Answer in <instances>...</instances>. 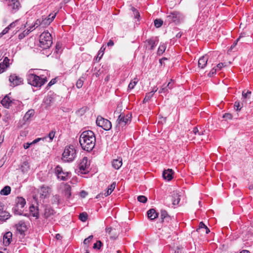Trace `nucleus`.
<instances>
[{"mask_svg":"<svg viewBox=\"0 0 253 253\" xmlns=\"http://www.w3.org/2000/svg\"><path fill=\"white\" fill-rule=\"evenodd\" d=\"M96 142L93 131L86 130L83 132L80 136L79 142L82 148L87 152L91 151L94 147Z\"/></svg>","mask_w":253,"mask_h":253,"instance_id":"obj_1","label":"nucleus"},{"mask_svg":"<svg viewBox=\"0 0 253 253\" xmlns=\"http://www.w3.org/2000/svg\"><path fill=\"white\" fill-rule=\"evenodd\" d=\"M76 155V150L74 146L70 145L65 147L62 159L65 162H71L75 160Z\"/></svg>","mask_w":253,"mask_h":253,"instance_id":"obj_2","label":"nucleus"},{"mask_svg":"<svg viewBox=\"0 0 253 253\" xmlns=\"http://www.w3.org/2000/svg\"><path fill=\"white\" fill-rule=\"evenodd\" d=\"M27 78L28 84L36 87H41L47 81L45 78H41L32 73H29Z\"/></svg>","mask_w":253,"mask_h":253,"instance_id":"obj_3","label":"nucleus"},{"mask_svg":"<svg viewBox=\"0 0 253 253\" xmlns=\"http://www.w3.org/2000/svg\"><path fill=\"white\" fill-rule=\"evenodd\" d=\"M40 46L43 49H47L52 43V38L48 32H43L40 37Z\"/></svg>","mask_w":253,"mask_h":253,"instance_id":"obj_4","label":"nucleus"},{"mask_svg":"<svg viewBox=\"0 0 253 253\" xmlns=\"http://www.w3.org/2000/svg\"><path fill=\"white\" fill-rule=\"evenodd\" d=\"M130 121V116L129 114L126 116L123 114H121L116 122V126H115L116 131L118 132L120 130L121 128H123L128 122Z\"/></svg>","mask_w":253,"mask_h":253,"instance_id":"obj_5","label":"nucleus"},{"mask_svg":"<svg viewBox=\"0 0 253 253\" xmlns=\"http://www.w3.org/2000/svg\"><path fill=\"white\" fill-rule=\"evenodd\" d=\"M167 18L169 22H174L175 24H178L183 21L184 16L180 12L174 11L169 12L167 15Z\"/></svg>","mask_w":253,"mask_h":253,"instance_id":"obj_6","label":"nucleus"},{"mask_svg":"<svg viewBox=\"0 0 253 253\" xmlns=\"http://www.w3.org/2000/svg\"><path fill=\"white\" fill-rule=\"evenodd\" d=\"M26 204L25 200L22 197H18L16 199V205L13 208L15 214L21 215L23 213V208Z\"/></svg>","mask_w":253,"mask_h":253,"instance_id":"obj_7","label":"nucleus"},{"mask_svg":"<svg viewBox=\"0 0 253 253\" xmlns=\"http://www.w3.org/2000/svg\"><path fill=\"white\" fill-rule=\"evenodd\" d=\"M96 124L105 130H109L112 127L111 123L108 120L101 116H98L96 119Z\"/></svg>","mask_w":253,"mask_h":253,"instance_id":"obj_8","label":"nucleus"},{"mask_svg":"<svg viewBox=\"0 0 253 253\" xmlns=\"http://www.w3.org/2000/svg\"><path fill=\"white\" fill-rule=\"evenodd\" d=\"M56 14H49L48 17L43 18L42 20L38 19L35 22L34 27H38L39 25L46 26L48 25L54 19Z\"/></svg>","mask_w":253,"mask_h":253,"instance_id":"obj_9","label":"nucleus"},{"mask_svg":"<svg viewBox=\"0 0 253 253\" xmlns=\"http://www.w3.org/2000/svg\"><path fill=\"white\" fill-rule=\"evenodd\" d=\"M89 162L87 157H84L79 165V172L82 174H85L89 171Z\"/></svg>","mask_w":253,"mask_h":253,"instance_id":"obj_10","label":"nucleus"},{"mask_svg":"<svg viewBox=\"0 0 253 253\" xmlns=\"http://www.w3.org/2000/svg\"><path fill=\"white\" fill-rule=\"evenodd\" d=\"M9 81L10 85L14 87L22 84L23 80L16 74H13L9 76Z\"/></svg>","mask_w":253,"mask_h":253,"instance_id":"obj_11","label":"nucleus"},{"mask_svg":"<svg viewBox=\"0 0 253 253\" xmlns=\"http://www.w3.org/2000/svg\"><path fill=\"white\" fill-rule=\"evenodd\" d=\"M55 172L58 177L61 180L65 181L68 179L69 172L63 171L62 168L60 166H57L55 169Z\"/></svg>","mask_w":253,"mask_h":253,"instance_id":"obj_12","label":"nucleus"},{"mask_svg":"<svg viewBox=\"0 0 253 253\" xmlns=\"http://www.w3.org/2000/svg\"><path fill=\"white\" fill-rule=\"evenodd\" d=\"M105 232L110 236V239L112 240L116 239L119 234V231L111 227H107L105 229Z\"/></svg>","mask_w":253,"mask_h":253,"instance_id":"obj_13","label":"nucleus"},{"mask_svg":"<svg viewBox=\"0 0 253 253\" xmlns=\"http://www.w3.org/2000/svg\"><path fill=\"white\" fill-rule=\"evenodd\" d=\"M158 42V40L157 38L153 37L145 41L146 47L150 50H153Z\"/></svg>","mask_w":253,"mask_h":253,"instance_id":"obj_14","label":"nucleus"},{"mask_svg":"<svg viewBox=\"0 0 253 253\" xmlns=\"http://www.w3.org/2000/svg\"><path fill=\"white\" fill-rule=\"evenodd\" d=\"M7 4L11 10H17L20 6V3L17 0H7Z\"/></svg>","mask_w":253,"mask_h":253,"instance_id":"obj_15","label":"nucleus"},{"mask_svg":"<svg viewBox=\"0 0 253 253\" xmlns=\"http://www.w3.org/2000/svg\"><path fill=\"white\" fill-rule=\"evenodd\" d=\"M51 192V188L48 186H43L41 189V197L45 198L49 196Z\"/></svg>","mask_w":253,"mask_h":253,"instance_id":"obj_16","label":"nucleus"},{"mask_svg":"<svg viewBox=\"0 0 253 253\" xmlns=\"http://www.w3.org/2000/svg\"><path fill=\"white\" fill-rule=\"evenodd\" d=\"M209 57L207 54L201 57L198 60V67L201 69L204 68L207 64Z\"/></svg>","mask_w":253,"mask_h":253,"instance_id":"obj_17","label":"nucleus"},{"mask_svg":"<svg viewBox=\"0 0 253 253\" xmlns=\"http://www.w3.org/2000/svg\"><path fill=\"white\" fill-rule=\"evenodd\" d=\"M9 59L5 57L3 61L0 63V74L3 73L9 66Z\"/></svg>","mask_w":253,"mask_h":253,"instance_id":"obj_18","label":"nucleus"},{"mask_svg":"<svg viewBox=\"0 0 253 253\" xmlns=\"http://www.w3.org/2000/svg\"><path fill=\"white\" fill-rule=\"evenodd\" d=\"M173 170L172 169L165 170L163 173V177L165 179L169 181L172 178Z\"/></svg>","mask_w":253,"mask_h":253,"instance_id":"obj_19","label":"nucleus"},{"mask_svg":"<svg viewBox=\"0 0 253 253\" xmlns=\"http://www.w3.org/2000/svg\"><path fill=\"white\" fill-rule=\"evenodd\" d=\"M12 233L10 232H6L3 237V242L5 246L9 245L12 239Z\"/></svg>","mask_w":253,"mask_h":253,"instance_id":"obj_20","label":"nucleus"},{"mask_svg":"<svg viewBox=\"0 0 253 253\" xmlns=\"http://www.w3.org/2000/svg\"><path fill=\"white\" fill-rule=\"evenodd\" d=\"M122 159L121 158L114 159L112 162V167L115 169H119L122 167Z\"/></svg>","mask_w":253,"mask_h":253,"instance_id":"obj_21","label":"nucleus"},{"mask_svg":"<svg viewBox=\"0 0 253 253\" xmlns=\"http://www.w3.org/2000/svg\"><path fill=\"white\" fill-rule=\"evenodd\" d=\"M1 103L3 107L8 108L12 103V100L7 95H6L1 101Z\"/></svg>","mask_w":253,"mask_h":253,"instance_id":"obj_22","label":"nucleus"},{"mask_svg":"<svg viewBox=\"0 0 253 253\" xmlns=\"http://www.w3.org/2000/svg\"><path fill=\"white\" fill-rule=\"evenodd\" d=\"M35 114V111L34 109L29 110L25 114L23 117V120L25 122H28L31 120V118L34 116Z\"/></svg>","mask_w":253,"mask_h":253,"instance_id":"obj_23","label":"nucleus"},{"mask_svg":"<svg viewBox=\"0 0 253 253\" xmlns=\"http://www.w3.org/2000/svg\"><path fill=\"white\" fill-rule=\"evenodd\" d=\"M180 195L177 192H173L172 194V204L173 205H177L179 204L180 201Z\"/></svg>","mask_w":253,"mask_h":253,"instance_id":"obj_24","label":"nucleus"},{"mask_svg":"<svg viewBox=\"0 0 253 253\" xmlns=\"http://www.w3.org/2000/svg\"><path fill=\"white\" fill-rule=\"evenodd\" d=\"M27 229V226L24 222L20 221L17 225V230L20 233H23Z\"/></svg>","mask_w":253,"mask_h":253,"instance_id":"obj_25","label":"nucleus"},{"mask_svg":"<svg viewBox=\"0 0 253 253\" xmlns=\"http://www.w3.org/2000/svg\"><path fill=\"white\" fill-rule=\"evenodd\" d=\"M147 215L149 219L153 220L158 217V213L154 209H151L148 211Z\"/></svg>","mask_w":253,"mask_h":253,"instance_id":"obj_26","label":"nucleus"},{"mask_svg":"<svg viewBox=\"0 0 253 253\" xmlns=\"http://www.w3.org/2000/svg\"><path fill=\"white\" fill-rule=\"evenodd\" d=\"M116 183L115 182H113L108 188L106 191L104 193L102 194L104 195L105 197L108 196L110 195L111 193L113 191L114 189L115 188Z\"/></svg>","mask_w":253,"mask_h":253,"instance_id":"obj_27","label":"nucleus"},{"mask_svg":"<svg viewBox=\"0 0 253 253\" xmlns=\"http://www.w3.org/2000/svg\"><path fill=\"white\" fill-rule=\"evenodd\" d=\"M55 134V131L52 130L51 131L47 136L43 137V141H45L48 142H50L52 141Z\"/></svg>","mask_w":253,"mask_h":253,"instance_id":"obj_28","label":"nucleus"},{"mask_svg":"<svg viewBox=\"0 0 253 253\" xmlns=\"http://www.w3.org/2000/svg\"><path fill=\"white\" fill-rule=\"evenodd\" d=\"M54 213V210L49 207H46L44 209V216L45 218L49 217Z\"/></svg>","mask_w":253,"mask_h":253,"instance_id":"obj_29","label":"nucleus"},{"mask_svg":"<svg viewBox=\"0 0 253 253\" xmlns=\"http://www.w3.org/2000/svg\"><path fill=\"white\" fill-rule=\"evenodd\" d=\"M161 217L162 222H164L165 220L166 222H168L170 219L169 216L168 215L167 212L165 210H162L161 212Z\"/></svg>","mask_w":253,"mask_h":253,"instance_id":"obj_30","label":"nucleus"},{"mask_svg":"<svg viewBox=\"0 0 253 253\" xmlns=\"http://www.w3.org/2000/svg\"><path fill=\"white\" fill-rule=\"evenodd\" d=\"M21 169L23 173H27L30 169L29 163L27 161L24 162L21 165Z\"/></svg>","mask_w":253,"mask_h":253,"instance_id":"obj_31","label":"nucleus"},{"mask_svg":"<svg viewBox=\"0 0 253 253\" xmlns=\"http://www.w3.org/2000/svg\"><path fill=\"white\" fill-rule=\"evenodd\" d=\"M10 187L9 186H6L0 190V193L1 195H8L10 194Z\"/></svg>","mask_w":253,"mask_h":253,"instance_id":"obj_32","label":"nucleus"},{"mask_svg":"<svg viewBox=\"0 0 253 253\" xmlns=\"http://www.w3.org/2000/svg\"><path fill=\"white\" fill-rule=\"evenodd\" d=\"M30 211L34 217H38L39 210L34 206L30 207Z\"/></svg>","mask_w":253,"mask_h":253,"instance_id":"obj_33","label":"nucleus"},{"mask_svg":"<svg viewBox=\"0 0 253 253\" xmlns=\"http://www.w3.org/2000/svg\"><path fill=\"white\" fill-rule=\"evenodd\" d=\"M9 217L10 214L8 212L1 211L0 214V220H5L7 219Z\"/></svg>","mask_w":253,"mask_h":253,"instance_id":"obj_34","label":"nucleus"},{"mask_svg":"<svg viewBox=\"0 0 253 253\" xmlns=\"http://www.w3.org/2000/svg\"><path fill=\"white\" fill-rule=\"evenodd\" d=\"M53 98L51 96H47L44 99V103L47 106H49L53 103Z\"/></svg>","mask_w":253,"mask_h":253,"instance_id":"obj_35","label":"nucleus"},{"mask_svg":"<svg viewBox=\"0 0 253 253\" xmlns=\"http://www.w3.org/2000/svg\"><path fill=\"white\" fill-rule=\"evenodd\" d=\"M166 49V45L164 43L160 44L158 49V54H162Z\"/></svg>","mask_w":253,"mask_h":253,"instance_id":"obj_36","label":"nucleus"},{"mask_svg":"<svg viewBox=\"0 0 253 253\" xmlns=\"http://www.w3.org/2000/svg\"><path fill=\"white\" fill-rule=\"evenodd\" d=\"M138 81V80L137 78H135L132 80L128 84V88L129 89H132L137 83Z\"/></svg>","mask_w":253,"mask_h":253,"instance_id":"obj_37","label":"nucleus"},{"mask_svg":"<svg viewBox=\"0 0 253 253\" xmlns=\"http://www.w3.org/2000/svg\"><path fill=\"white\" fill-rule=\"evenodd\" d=\"M205 130L199 131L197 127L193 128V132L196 135L201 136L204 134Z\"/></svg>","mask_w":253,"mask_h":253,"instance_id":"obj_38","label":"nucleus"},{"mask_svg":"<svg viewBox=\"0 0 253 253\" xmlns=\"http://www.w3.org/2000/svg\"><path fill=\"white\" fill-rule=\"evenodd\" d=\"M30 32H31V29H28L27 31H24L23 33L19 35V39L20 40L23 39L26 35H28Z\"/></svg>","mask_w":253,"mask_h":253,"instance_id":"obj_39","label":"nucleus"},{"mask_svg":"<svg viewBox=\"0 0 253 253\" xmlns=\"http://www.w3.org/2000/svg\"><path fill=\"white\" fill-rule=\"evenodd\" d=\"M79 218L83 222L85 221L87 219V214L86 212H82L80 213Z\"/></svg>","mask_w":253,"mask_h":253,"instance_id":"obj_40","label":"nucleus"},{"mask_svg":"<svg viewBox=\"0 0 253 253\" xmlns=\"http://www.w3.org/2000/svg\"><path fill=\"white\" fill-rule=\"evenodd\" d=\"M207 226L203 222H201L199 223V228L197 229V231L198 232H204V229L206 228Z\"/></svg>","mask_w":253,"mask_h":253,"instance_id":"obj_41","label":"nucleus"},{"mask_svg":"<svg viewBox=\"0 0 253 253\" xmlns=\"http://www.w3.org/2000/svg\"><path fill=\"white\" fill-rule=\"evenodd\" d=\"M252 94V92L251 91H246L245 90H243L242 92V96L244 99H247L249 98Z\"/></svg>","mask_w":253,"mask_h":253,"instance_id":"obj_42","label":"nucleus"},{"mask_svg":"<svg viewBox=\"0 0 253 253\" xmlns=\"http://www.w3.org/2000/svg\"><path fill=\"white\" fill-rule=\"evenodd\" d=\"M163 20H162L161 19H156L155 21H154V25L157 27V28H159L162 25H163Z\"/></svg>","mask_w":253,"mask_h":253,"instance_id":"obj_43","label":"nucleus"},{"mask_svg":"<svg viewBox=\"0 0 253 253\" xmlns=\"http://www.w3.org/2000/svg\"><path fill=\"white\" fill-rule=\"evenodd\" d=\"M65 195L67 198H69L71 195V188L69 186H68L66 187L65 190Z\"/></svg>","mask_w":253,"mask_h":253,"instance_id":"obj_44","label":"nucleus"},{"mask_svg":"<svg viewBox=\"0 0 253 253\" xmlns=\"http://www.w3.org/2000/svg\"><path fill=\"white\" fill-rule=\"evenodd\" d=\"M84 84L83 78H80L77 82L76 86L78 88H80L82 87Z\"/></svg>","mask_w":253,"mask_h":253,"instance_id":"obj_45","label":"nucleus"},{"mask_svg":"<svg viewBox=\"0 0 253 253\" xmlns=\"http://www.w3.org/2000/svg\"><path fill=\"white\" fill-rule=\"evenodd\" d=\"M137 200L141 203H145L147 201V199L145 196L141 195L137 197Z\"/></svg>","mask_w":253,"mask_h":253,"instance_id":"obj_46","label":"nucleus"},{"mask_svg":"<svg viewBox=\"0 0 253 253\" xmlns=\"http://www.w3.org/2000/svg\"><path fill=\"white\" fill-rule=\"evenodd\" d=\"M153 93L152 92H149V93H147L144 100H143V102H146L150 100V99L153 96Z\"/></svg>","mask_w":253,"mask_h":253,"instance_id":"obj_47","label":"nucleus"},{"mask_svg":"<svg viewBox=\"0 0 253 253\" xmlns=\"http://www.w3.org/2000/svg\"><path fill=\"white\" fill-rule=\"evenodd\" d=\"M243 37V35L241 34V35L240 36V37L234 42V43L230 47V49L231 50L233 49L235 47L238 41H239L240 39Z\"/></svg>","mask_w":253,"mask_h":253,"instance_id":"obj_48","label":"nucleus"},{"mask_svg":"<svg viewBox=\"0 0 253 253\" xmlns=\"http://www.w3.org/2000/svg\"><path fill=\"white\" fill-rule=\"evenodd\" d=\"M104 50H105V47H104V46H102L101 47L99 51H98L97 57H99V59H100L101 58V57L103 56V55L104 54Z\"/></svg>","mask_w":253,"mask_h":253,"instance_id":"obj_49","label":"nucleus"},{"mask_svg":"<svg viewBox=\"0 0 253 253\" xmlns=\"http://www.w3.org/2000/svg\"><path fill=\"white\" fill-rule=\"evenodd\" d=\"M102 243L100 241H98L96 243H94L93 248L94 249H99L101 246Z\"/></svg>","mask_w":253,"mask_h":253,"instance_id":"obj_50","label":"nucleus"},{"mask_svg":"<svg viewBox=\"0 0 253 253\" xmlns=\"http://www.w3.org/2000/svg\"><path fill=\"white\" fill-rule=\"evenodd\" d=\"M92 238H93V236L90 235L88 238L85 239L84 241V244H85V245L88 244L90 243V241L92 239Z\"/></svg>","mask_w":253,"mask_h":253,"instance_id":"obj_51","label":"nucleus"},{"mask_svg":"<svg viewBox=\"0 0 253 253\" xmlns=\"http://www.w3.org/2000/svg\"><path fill=\"white\" fill-rule=\"evenodd\" d=\"M168 89L165 85H162L161 89L159 90V93H165L168 92Z\"/></svg>","mask_w":253,"mask_h":253,"instance_id":"obj_52","label":"nucleus"},{"mask_svg":"<svg viewBox=\"0 0 253 253\" xmlns=\"http://www.w3.org/2000/svg\"><path fill=\"white\" fill-rule=\"evenodd\" d=\"M242 107L241 106L240 103L239 102H235L234 103V108L237 111L240 110Z\"/></svg>","mask_w":253,"mask_h":253,"instance_id":"obj_53","label":"nucleus"},{"mask_svg":"<svg viewBox=\"0 0 253 253\" xmlns=\"http://www.w3.org/2000/svg\"><path fill=\"white\" fill-rule=\"evenodd\" d=\"M216 71L217 69H215V67L213 68L209 73L208 76L209 77H212L214 74L216 73Z\"/></svg>","mask_w":253,"mask_h":253,"instance_id":"obj_54","label":"nucleus"},{"mask_svg":"<svg viewBox=\"0 0 253 253\" xmlns=\"http://www.w3.org/2000/svg\"><path fill=\"white\" fill-rule=\"evenodd\" d=\"M223 117L225 118L226 120H231L232 118V116L231 114L229 113H225Z\"/></svg>","mask_w":253,"mask_h":253,"instance_id":"obj_55","label":"nucleus"},{"mask_svg":"<svg viewBox=\"0 0 253 253\" xmlns=\"http://www.w3.org/2000/svg\"><path fill=\"white\" fill-rule=\"evenodd\" d=\"M32 145H33L32 142H31V143L27 142V143H26L24 144L23 147L25 149H27Z\"/></svg>","mask_w":253,"mask_h":253,"instance_id":"obj_56","label":"nucleus"},{"mask_svg":"<svg viewBox=\"0 0 253 253\" xmlns=\"http://www.w3.org/2000/svg\"><path fill=\"white\" fill-rule=\"evenodd\" d=\"M223 63H220L219 64H218L216 66L215 68V69H217V70H220L221 69V68L223 67Z\"/></svg>","mask_w":253,"mask_h":253,"instance_id":"obj_57","label":"nucleus"},{"mask_svg":"<svg viewBox=\"0 0 253 253\" xmlns=\"http://www.w3.org/2000/svg\"><path fill=\"white\" fill-rule=\"evenodd\" d=\"M10 29L9 26H8L6 27L1 32V34L2 35L6 34L7 33H8L9 30Z\"/></svg>","mask_w":253,"mask_h":253,"instance_id":"obj_58","label":"nucleus"},{"mask_svg":"<svg viewBox=\"0 0 253 253\" xmlns=\"http://www.w3.org/2000/svg\"><path fill=\"white\" fill-rule=\"evenodd\" d=\"M41 140H42L43 141V137L42 138H38L35 139L34 140H33L32 142V144H35L38 143V142H39Z\"/></svg>","mask_w":253,"mask_h":253,"instance_id":"obj_59","label":"nucleus"},{"mask_svg":"<svg viewBox=\"0 0 253 253\" xmlns=\"http://www.w3.org/2000/svg\"><path fill=\"white\" fill-rule=\"evenodd\" d=\"M19 22V20H17L11 23L8 26L9 28L14 27L16 26V24Z\"/></svg>","mask_w":253,"mask_h":253,"instance_id":"obj_60","label":"nucleus"},{"mask_svg":"<svg viewBox=\"0 0 253 253\" xmlns=\"http://www.w3.org/2000/svg\"><path fill=\"white\" fill-rule=\"evenodd\" d=\"M167 87V88L169 89H170L173 87V85L171 84V82H169L167 85L166 86Z\"/></svg>","mask_w":253,"mask_h":253,"instance_id":"obj_61","label":"nucleus"},{"mask_svg":"<svg viewBox=\"0 0 253 253\" xmlns=\"http://www.w3.org/2000/svg\"><path fill=\"white\" fill-rule=\"evenodd\" d=\"M133 15L135 18H138L140 16L139 13L138 12V11H135V12L133 13Z\"/></svg>","mask_w":253,"mask_h":253,"instance_id":"obj_62","label":"nucleus"},{"mask_svg":"<svg viewBox=\"0 0 253 253\" xmlns=\"http://www.w3.org/2000/svg\"><path fill=\"white\" fill-rule=\"evenodd\" d=\"M114 44V42L112 40H110L108 43V46H113Z\"/></svg>","mask_w":253,"mask_h":253,"instance_id":"obj_63","label":"nucleus"},{"mask_svg":"<svg viewBox=\"0 0 253 253\" xmlns=\"http://www.w3.org/2000/svg\"><path fill=\"white\" fill-rule=\"evenodd\" d=\"M55 83V79H52L48 84L49 86H51Z\"/></svg>","mask_w":253,"mask_h":253,"instance_id":"obj_64","label":"nucleus"}]
</instances>
